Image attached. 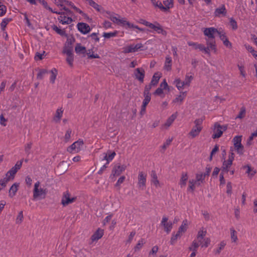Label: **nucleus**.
<instances>
[{"instance_id": "obj_26", "label": "nucleus", "mask_w": 257, "mask_h": 257, "mask_svg": "<svg viewBox=\"0 0 257 257\" xmlns=\"http://www.w3.org/2000/svg\"><path fill=\"white\" fill-rule=\"evenodd\" d=\"M220 39L223 42V44L228 48H230L232 46L231 43L228 41L225 34L223 32H220L219 33Z\"/></svg>"}, {"instance_id": "obj_7", "label": "nucleus", "mask_w": 257, "mask_h": 257, "mask_svg": "<svg viewBox=\"0 0 257 257\" xmlns=\"http://www.w3.org/2000/svg\"><path fill=\"white\" fill-rule=\"evenodd\" d=\"M242 136H236L232 139L233 146L235 151L239 155H242L244 152V147L241 144Z\"/></svg>"}, {"instance_id": "obj_51", "label": "nucleus", "mask_w": 257, "mask_h": 257, "mask_svg": "<svg viewBox=\"0 0 257 257\" xmlns=\"http://www.w3.org/2000/svg\"><path fill=\"white\" fill-rule=\"evenodd\" d=\"M199 246V243L197 242L195 240H194L192 242V246L189 247V249L190 250L197 251V249Z\"/></svg>"}, {"instance_id": "obj_58", "label": "nucleus", "mask_w": 257, "mask_h": 257, "mask_svg": "<svg viewBox=\"0 0 257 257\" xmlns=\"http://www.w3.org/2000/svg\"><path fill=\"white\" fill-rule=\"evenodd\" d=\"M7 119L5 118L3 114L0 115V124L2 126H6L7 124Z\"/></svg>"}, {"instance_id": "obj_29", "label": "nucleus", "mask_w": 257, "mask_h": 257, "mask_svg": "<svg viewBox=\"0 0 257 257\" xmlns=\"http://www.w3.org/2000/svg\"><path fill=\"white\" fill-rule=\"evenodd\" d=\"M136 78L141 82H143L145 76V71L143 69L138 68L135 71Z\"/></svg>"}, {"instance_id": "obj_54", "label": "nucleus", "mask_w": 257, "mask_h": 257, "mask_svg": "<svg viewBox=\"0 0 257 257\" xmlns=\"http://www.w3.org/2000/svg\"><path fill=\"white\" fill-rule=\"evenodd\" d=\"M226 245V243L224 241H222L219 244V247L218 248H217L216 249V250L215 251V253L216 254H219L221 251V250H222L224 246H225Z\"/></svg>"}, {"instance_id": "obj_35", "label": "nucleus", "mask_w": 257, "mask_h": 257, "mask_svg": "<svg viewBox=\"0 0 257 257\" xmlns=\"http://www.w3.org/2000/svg\"><path fill=\"white\" fill-rule=\"evenodd\" d=\"M75 52L78 54H84L86 53V48L80 44H77L75 48Z\"/></svg>"}, {"instance_id": "obj_25", "label": "nucleus", "mask_w": 257, "mask_h": 257, "mask_svg": "<svg viewBox=\"0 0 257 257\" xmlns=\"http://www.w3.org/2000/svg\"><path fill=\"white\" fill-rule=\"evenodd\" d=\"M103 234V229L99 228L91 236V239L92 241H97L102 237Z\"/></svg>"}, {"instance_id": "obj_12", "label": "nucleus", "mask_w": 257, "mask_h": 257, "mask_svg": "<svg viewBox=\"0 0 257 257\" xmlns=\"http://www.w3.org/2000/svg\"><path fill=\"white\" fill-rule=\"evenodd\" d=\"M76 200V197H70V194L67 191L63 193V196L61 200V203L64 206H66L69 204H71L75 201Z\"/></svg>"}, {"instance_id": "obj_4", "label": "nucleus", "mask_w": 257, "mask_h": 257, "mask_svg": "<svg viewBox=\"0 0 257 257\" xmlns=\"http://www.w3.org/2000/svg\"><path fill=\"white\" fill-rule=\"evenodd\" d=\"M203 120V119L202 118H200L196 119L194 121L195 125L193 127L189 134V135L192 138L196 137L200 133L202 129V123Z\"/></svg>"}, {"instance_id": "obj_42", "label": "nucleus", "mask_w": 257, "mask_h": 257, "mask_svg": "<svg viewBox=\"0 0 257 257\" xmlns=\"http://www.w3.org/2000/svg\"><path fill=\"white\" fill-rule=\"evenodd\" d=\"M172 66V59L170 57L167 56L166 58L164 67L167 70H170Z\"/></svg>"}, {"instance_id": "obj_44", "label": "nucleus", "mask_w": 257, "mask_h": 257, "mask_svg": "<svg viewBox=\"0 0 257 257\" xmlns=\"http://www.w3.org/2000/svg\"><path fill=\"white\" fill-rule=\"evenodd\" d=\"M13 178H12V179ZM11 179V178H4V179L0 180V191L6 186L7 183Z\"/></svg>"}, {"instance_id": "obj_27", "label": "nucleus", "mask_w": 257, "mask_h": 257, "mask_svg": "<svg viewBox=\"0 0 257 257\" xmlns=\"http://www.w3.org/2000/svg\"><path fill=\"white\" fill-rule=\"evenodd\" d=\"M66 0H53V3L60 9V10H64L66 13L69 12L68 10L65 7Z\"/></svg>"}, {"instance_id": "obj_41", "label": "nucleus", "mask_w": 257, "mask_h": 257, "mask_svg": "<svg viewBox=\"0 0 257 257\" xmlns=\"http://www.w3.org/2000/svg\"><path fill=\"white\" fill-rule=\"evenodd\" d=\"M163 4L165 8V11L173 8L174 4L173 0H164Z\"/></svg>"}, {"instance_id": "obj_59", "label": "nucleus", "mask_w": 257, "mask_h": 257, "mask_svg": "<svg viewBox=\"0 0 257 257\" xmlns=\"http://www.w3.org/2000/svg\"><path fill=\"white\" fill-rule=\"evenodd\" d=\"M10 20L9 19H4L1 22V26L3 30H4L8 24L10 22Z\"/></svg>"}, {"instance_id": "obj_18", "label": "nucleus", "mask_w": 257, "mask_h": 257, "mask_svg": "<svg viewBox=\"0 0 257 257\" xmlns=\"http://www.w3.org/2000/svg\"><path fill=\"white\" fill-rule=\"evenodd\" d=\"M221 31H219L217 29L213 27L205 28L203 30V33L204 35H205L206 36L208 37L209 38H214L215 35L216 34H218L219 35V33Z\"/></svg>"}, {"instance_id": "obj_2", "label": "nucleus", "mask_w": 257, "mask_h": 257, "mask_svg": "<svg viewBox=\"0 0 257 257\" xmlns=\"http://www.w3.org/2000/svg\"><path fill=\"white\" fill-rule=\"evenodd\" d=\"M84 148V141L81 139H79L74 142L67 149V151L71 154L78 153Z\"/></svg>"}, {"instance_id": "obj_43", "label": "nucleus", "mask_w": 257, "mask_h": 257, "mask_svg": "<svg viewBox=\"0 0 257 257\" xmlns=\"http://www.w3.org/2000/svg\"><path fill=\"white\" fill-rule=\"evenodd\" d=\"M256 137H257V129L251 134L250 136H249V137L248 138V139H247V140L246 141V145L247 146L251 145L252 144V141L253 139L254 138H256Z\"/></svg>"}, {"instance_id": "obj_56", "label": "nucleus", "mask_w": 257, "mask_h": 257, "mask_svg": "<svg viewBox=\"0 0 257 257\" xmlns=\"http://www.w3.org/2000/svg\"><path fill=\"white\" fill-rule=\"evenodd\" d=\"M230 25L233 30H236L237 28V25L236 22L233 19L230 18L229 21Z\"/></svg>"}, {"instance_id": "obj_23", "label": "nucleus", "mask_w": 257, "mask_h": 257, "mask_svg": "<svg viewBox=\"0 0 257 257\" xmlns=\"http://www.w3.org/2000/svg\"><path fill=\"white\" fill-rule=\"evenodd\" d=\"M227 14V11L224 5H222L215 10L214 15L217 17H224Z\"/></svg>"}, {"instance_id": "obj_63", "label": "nucleus", "mask_w": 257, "mask_h": 257, "mask_svg": "<svg viewBox=\"0 0 257 257\" xmlns=\"http://www.w3.org/2000/svg\"><path fill=\"white\" fill-rule=\"evenodd\" d=\"M136 234V231H132L128 236V238L127 239V240H126V243H130L133 239V237H134V236Z\"/></svg>"}, {"instance_id": "obj_30", "label": "nucleus", "mask_w": 257, "mask_h": 257, "mask_svg": "<svg viewBox=\"0 0 257 257\" xmlns=\"http://www.w3.org/2000/svg\"><path fill=\"white\" fill-rule=\"evenodd\" d=\"M186 96V92H181L180 94L176 96L172 102L174 103L181 104L185 99Z\"/></svg>"}, {"instance_id": "obj_15", "label": "nucleus", "mask_w": 257, "mask_h": 257, "mask_svg": "<svg viewBox=\"0 0 257 257\" xmlns=\"http://www.w3.org/2000/svg\"><path fill=\"white\" fill-rule=\"evenodd\" d=\"M196 179L195 180L192 179L189 180L188 191L191 190L193 192L196 186L200 185V183L204 181L205 178H196Z\"/></svg>"}, {"instance_id": "obj_17", "label": "nucleus", "mask_w": 257, "mask_h": 257, "mask_svg": "<svg viewBox=\"0 0 257 257\" xmlns=\"http://www.w3.org/2000/svg\"><path fill=\"white\" fill-rule=\"evenodd\" d=\"M26 1L32 5H36V3L38 1L40 4H41L45 9H46L47 10H48L52 13H55V14H59L60 13L58 11H56L55 10H53L51 7H50L49 6V5H48L47 3L45 0H26Z\"/></svg>"}, {"instance_id": "obj_32", "label": "nucleus", "mask_w": 257, "mask_h": 257, "mask_svg": "<svg viewBox=\"0 0 257 257\" xmlns=\"http://www.w3.org/2000/svg\"><path fill=\"white\" fill-rule=\"evenodd\" d=\"M243 169L248 176H254L256 174V170L249 166H246L243 167Z\"/></svg>"}, {"instance_id": "obj_50", "label": "nucleus", "mask_w": 257, "mask_h": 257, "mask_svg": "<svg viewBox=\"0 0 257 257\" xmlns=\"http://www.w3.org/2000/svg\"><path fill=\"white\" fill-rule=\"evenodd\" d=\"M219 147L217 145H216L214 148L212 149L210 155L209 157V161H211L212 160L213 156L218 151Z\"/></svg>"}, {"instance_id": "obj_45", "label": "nucleus", "mask_w": 257, "mask_h": 257, "mask_svg": "<svg viewBox=\"0 0 257 257\" xmlns=\"http://www.w3.org/2000/svg\"><path fill=\"white\" fill-rule=\"evenodd\" d=\"M173 140L172 138H168L163 143V145L161 146V148L163 150H166L171 144L172 141Z\"/></svg>"}, {"instance_id": "obj_48", "label": "nucleus", "mask_w": 257, "mask_h": 257, "mask_svg": "<svg viewBox=\"0 0 257 257\" xmlns=\"http://www.w3.org/2000/svg\"><path fill=\"white\" fill-rule=\"evenodd\" d=\"M6 12V7L0 1V17L3 16Z\"/></svg>"}, {"instance_id": "obj_1", "label": "nucleus", "mask_w": 257, "mask_h": 257, "mask_svg": "<svg viewBox=\"0 0 257 257\" xmlns=\"http://www.w3.org/2000/svg\"><path fill=\"white\" fill-rule=\"evenodd\" d=\"M192 79L193 76L190 74H187L185 76L184 81H182L180 78H177L175 79L174 84L175 85L179 90H183L185 88L190 86Z\"/></svg>"}, {"instance_id": "obj_57", "label": "nucleus", "mask_w": 257, "mask_h": 257, "mask_svg": "<svg viewBox=\"0 0 257 257\" xmlns=\"http://www.w3.org/2000/svg\"><path fill=\"white\" fill-rule=\"evenodd\" d=\"M152 85H153L151 84V83L150 84L146 86L145 90H144V95H151L150 91L152 88Z\"/></svg>"}, {"instance_id": "obj_39", "label": "nucleus", "mask_w": 257, "mask_h": 257, "mask_svg": "<svg viewBox=\"0 0 257 257\" xmlns=\"http://www.w3.org/2000/svg\"><path fill=\"white\" fill-rule=\"evenodd\" d=\"M161 77V74L160 73L157 72L155 73L151 82V84H152L153 86L156 85L159 82Z\"/></svg>"}, {"instance_id": "obj_60", "label": "nucleus", "mask_w": 257, "mask_h": 257, "mask_svg": "<svg viewBox=\"0 0 257 257\" xmlns=\"http://www.w3.org/2000/svg\"><path fill=\"white\" fill-rule=\"evenodd\" d=\"M245 114V109L244 108H242L238 115L236 116V118H242L244 117Z\"/></svg>"}, {"instance_id": "obj_36", "label": "nucleus", "mask_w": 257, "mask_h": 257, "mask_svg": "<svg viewBox=\"0 0 257 257\" xmlns=\"http://www.w3.org/2000/svg\"><path fill=\"white\" fill-rule=\"evenodd\" d=\"M36 195L35 194V190H33V197L34 199L37 198L38 197L44 198L46 195V192L43 189L40 188L38 189Z\"/></svg>"}, {"instance_id": "obj_55", "label": "nucleus", "mask_w": 257, "mask_h": 257, "mask_svg": "<svg viewBox=\"0 0 257 257\" xmlns=\"http://www.w3.org/2000/svg\"><path fill=\"white\" fill-rule=\"evenodd\" d=\"M146 182V178H140V180L139 181V185L140 188H142V189H144V188L145 186V184Z\"/></svg>"}, {"instance_id": "obj_62", "label": "nucleus", "mask_w": 257, "mask_h": 257, "mask_svg": "<svg viewBox=\"0 0 257 257\" xmlns=\"http://www.w3.org/2000/svg\"><path fill=\"white\" fill-rule=\"evenodd\" d=\"M226 193L227 194L231 195L232 193V185L231 183L230 182H228L227 183L226 185Z\"/></svg>"}, {"instance_id": "obj_46", "label": "nucleus", "mask_w": 257, "mask_h": 257, "mask_svg": "<svg viewBox=\"0 0 257 257\" xmlns=\"http://www.w3.org/2000/svg\"><path fill=\"white\" fill-rule=\"evenodd\" d=\"M206 231L199 230L197 234V239L199 242L201 241V240L204 238V237L206 235Z\"/></svg>"}, {"instance_id": "obj_20", "label": "nucleus", "mask_w": 257, "mask_h": 257, "mask_svg": "<svg viewBox=\"0 0 257 257\" xmlns=\"http://www.w3.org/2000/svg\"><path fill=\"white\" fill-rule=\"evenodd\" d=\"M23 161H20L16 163L15 166L12 167L7 173V177L14 176L17 172L21 168L22 165Z\"/></svg>"}, {"instance_id": "obj_49", "label": "nucleus", "mask_w": 257, "mask_h": 257, "mask_svg": "<svg viewBox=\"0 0 257 257\" xmlns=\"http://www.w3.org/2000/svg\"><path fill=\"white\" fill-rule=\"evenodd\" d=\"M230 234H231V238L233 242H236V241L237 240V237L236 235L235 234L236 232V231L233 228H230Z\"/></svg>"}, {"instance_id": "obj_38", "label": "nucleus", "mask_w": 257, "mask_h": 257, "mask_svg": "<svg viewBox=\"0 0 257 257\" xmlns=\"http://www.w3.org/2000/svg\"><path fill=\"white\" fill-rule=\"evenodd\" d=\"M72 135V131L70 128H68L66 130L64 136L63 138V141L65 143L68 142Z\"/></svg>"}, {"instance_id": "obj_52", "label": "nucleus", "mask_w": 257, "mask_h": 257, "mask_svg": "<svg viewBox=\"0 0 257 257\" xmlns=\"http://www.w3.org/2000/svg\"><path fill=\"white\" fill-rule=\"evenodd\" d=\"M238 68L240 72V75L243 77H245L246 76V72L244 69V67L242 65H238Z\"/></svg>"}, {"instance_id": "obj_9", "label": "nucleus", "mask_w": 257, "mask_h": 257, "mask_svg": "<svg viewBox=\"0 0 257 257\" xmlns=\"http://www.w3.org/2000/svg\"><path fill=\"white\" fill-rule=\"evenodd\" d=\"M147 27L152 29L154 32H156L158 34H162L163 36L167 35V32L164 30L161 25L157 22L154 23L149 22Z\"/></svg>"}, {"instance_id": "obj_6", "label": "nucleus", "mask_w": 257, "mask_h": 257, "mask_svg": "<svg viewBox=\"0 0 257 257\" xmlns=\"http://www.w3.org/2000/svg\"><path fill=\"white\" fill-rule=\"evenodd\" d=\"M86 2L92 7L95 11L102 15L104 17L107 18L110 13V11L104 10L103 7L93 0H85Z\"/></svg>"}, {"instance_id": "obj_10", "label": "nucleus", "mask_w": 257, "mask_h": 257, "mask_svg": "<svg viewBox=\"0 0 257 257\" xmlns=\"http://www.w3.org/2000/svg\"><path fill=\"white\" fill-rule=\"evenodd\" d=\"M143 45L142 43L137 44H131L123 48V52L124 53H133L142 49Z\"/></svg>"}, {"instance_id": "obj_37", "label": "nucleus", "mask_w": 257, "mask_h": 257, "mask_svg": "<svg viewBox=\"0 0 257 257\" xmlns=\"http://www.w3.org/2000/svg\"><path fill=\"white\" fill-rule=\"evenodd\" d=\"M118 33V32L115 30L110 32H104L102 36L105 39H109L110 38L116 37Z\"/></svg>"}, {"instance_id": "obj_16", "label": "nucleus", "mask_w": 257, "mask_h": 257, "mask_svg": "<svg viewBox=\"0 0 257 257\" xmlns=\"http://www.w3.org/2000/svg\"><path fill=\"white\" fill-rule=\"evenodd\" d=\"M168 218L164 216L161 222V225L164 227V230L169 233L173 227V223L171 221L168 222Z\"/></svg>"}, {"instance_id": "obj_31", "label": "nucleus", "mask_w": 257, "mask_h": 257, "mask_svg": "<svg viewBox=\"0 0 257 257\" xmlns=\"http://www.w3.org/2000/svg\"><path fill=\"white\" fill-rule=\"evenodd\" d=\"M50 81L52 84H54L58 75V70L55 68H52L50 71Z\"/></svg>"}, {"instance_id": "obj_53", "label": "nucleus", "mask_w": 257, "mask_h": 257, "mask_svg": "<svg viewBox=\"0 0 257 257\" xmlns=\"http://www.w3.org/2000/svg\"><path fill=\"white\" fill-rule=\"evenodd\" d=\"M144 99L143 100L142 105L147 106L151 100V95H144Z\"/></svg>"}, {"instance_id": "obj_8", "label": "nucleus", "mask_w": 257, "mask_h": 257, "mask_svg": "<svg viewBox=\"0 0 257 257\" xmlns=\"http://www.w3.org/2000/svg\"><path fill=\"white\" fill-rule=\"evenodd\" d=\"M226 129V125H221L218 123H215L214 126L212 138L213 139L220 138Z\"/></svg>"}, {"instance_id": "obj_64", "label": "nucleus", "mask_w": 257, "mask_h": 257, "mask_svg": "<svg viewBox=\"0 0 257 257\" xmlns=\"http://www.w3.org/2000/svg\"><path fill=\"white\" fill-rule=\"evenodd\" d=\"M23 218V211H21L19 213L18 215L17 216V221H16L17 223H20L22 222Z\"/></svg>"}, {"instance_id": "obj_34", "label": "nucleus", "mask_w": 257, "mask_h": 257, "mask_svg": "<svg viewBox=\"0 0 257 257\" xmlns=\"http://www.w3.org/2000/svg\"><path fill=\"white\" fill-rule=\"evenodd\" d=\"M19 185V183H14L10 188L9 190V196L11 197H13L16 195L18 189Z\"/></svg>"}, {"instance_id": "obj_61", "label": "nucleus", "mask_w": 257, "mask_h": 257, "mask_svg": "<svg viewBox=\"0 0 257 257\" xmlns=\"http://www.w3.org/2000/svg\"><path fill=\"white\" fill-rule=\"evenodd\" d=\"M103 27L105 29H108L112 27L111 23L107 21H105L102 24Z\"/></svg>"}, {"instance_id": "obj_47", "label": "nucleus", "mask_w": 257, "mask_h": 257, "mask_svg": "<svg viewBox=\"0 0 257 257\" xmlns=\"http://www.w3.org/2000/svg\"><path fill=\"white\" fill-rule=\"evenodd\" d=\"M144 243V239L143 238H142L141 240H140L138 243L134 247L135 251H137L138 250H139L142 248Z\"/></svg>"}, {"instance_id": "obj_40", "label": "nucleus", "mask_w": 257, "mask_h": 257, "mask_svg": "<svg viewBox=\"0 0 257 257\" xmlns=\"http://www.w3.org/2000/svg\"><path fill=\"white\" fill-rule=\"evenodd\" d=\"M52 29L55 31L57 34H59L62 36H66L67 35L64 29H61L56 25H53L52 26Z\"/></svg>"}, {"instance_id": "obj_13", "label": "nucleus", "mask_w": 257, "mask_h": 257, "mask_svg": "<svg viewBox=\"0 0 257 257\" xmlns=\"http://www.w3.org/2000/svg\"><path fill=\"white\" fill-rule=\"evenodd\" d=\"M126 168L124 164H116L114 165L112 171V174L114 176L121 175Z\"/></svg>"}, {"instance_id": "obj_22", "label": "nucleus", "mask_w": 257, "mask_h": 257, "mask_svg": "<svg viewBox=\"0 0 257 257\" xmlns=\"http://www.w3.org/2000/svg\"><path fill=\"white\" fill-rule=\"evenodd\" d=\"M78 31L83 34H86L91 31L90 26L84 23H79L77 25Z\"/></svg>"}, {"instance_id": "obj_28", "label": "nucleus", "mask_w": 257, "mask_h": 257, "mask_svg": "<svg viewBox=\"0 0 257 257\" xmlns=\"http://www.w3.org/2000/svg\"><path fill=\"white\" fill-rule=\"evenodd\" d=\"M64 109L62 107L58 108L56 111L55 114L54 116L53 120L56 122H58L60 121L63 114Z\"/></svg>"}, {"instance_id": "obj_3", "label": "nucleus", "mask_w": 257, "mask_h": 257, "mask_svg": "<svg viewBox=\"0 0 257 257\" xmlns=\"http://www.w3.org/2000/svg\"><path fill=\"white\" fill-rule=\"evenodd\" d=\"M107 18L109 19L114 24L123 27L125 26V22L127 21L126 18L121 17L111 12H110Z\"/></svg>"}, {"instance_id": "obj_5", "label": "nucleus", "mask_w": 257, "mask_h": 257, "mask_svg": "<svg viewBox=\"0 0 257 257\" xmlns=\"http://www.w3.org/2000/svg\"><path fill=\"white\" fill-rule=\"evenodd\" d=\"M170 89L165 79H164L160 84V87L158 88L154 92V94L158 95L161 98H164L166 92H170Z\"/></svg>"}, {"instance_id": "obj_33", "label": "nucleus", "mask_w": 257, "mask_h": 257, "mask_svg": "<svg viewBox=\"0 0 257 257\" xmlns=\"http://www.w3.org/2000/svg\"><path fill=\"white\" fill-rule=\"evenodd\" d=\"M187 220H183L181 225L179 227L178 230L176 233L177 236H181V233L185 232L187 229L186 226H187Z\"/></svg>"}, {"instance_id": "obj_11", "label": "nucleus", "mask_w": 257, "mask_h": 257, "mask_svg": "<svg viewBox=\"0 0 257 257\" xmlns=\"http://www.w3.org/2000/svg\"><path fill=\"white\" fill-rule=\"evenodd\" d=\"M115 155V153L111 151H108L106 153H103L102 155L101 160L105 161L106 163L102 168H105L106 167V165H108L113 159Z\"/></svg>"}, {"instance_id": "obj_24", "label": "nucleus", "mask_w": 257, "mask_h": 257, "mask_svg": "<svg viewBox=\"0 0 257 257\" xmlns=\"http://www.w3.org/2000/svg\"><path fill=\"white\" fill-rule=\"evenodd\" d=\"M234 158V153L232 152L230 153L228 156V159L226 160H224L223 163V169H227L228 168H230L232 164Z\"/></svg>"}, {"instance_id": "obj_19", "label": "nucleus", "mask_w": 257, "mask_h": 257, "mask_svg": "<svg viewBox=\"0 0 257 257\" xmlns=\"http://www.w3.org/2000/svg\"><path fill=\"white\" fill-rule=\"evenodd\" d=\"M178 116L177 112H175L172 114L170 117L168 118L166 121L164 122L163 124H162L161 126V128L162 130H167L168 129L173 123L174 121L177 118Z\"/></svg>"}, {"instance_id": "obj_21", "label": "nucleus", "mask_w": 257, "mask_h": 257, "mask_svg": "<svg viewBox=\"0 0 257 257\" xmlns=\"http://www.w3.org/2000/svg\"><path fill=\"white\" fill-rule=\"evenodd\" d=\"M211 52L214 53L217 52V48L214 41H207V47L205 49V53L209 54Z\"/></svg>"}, {"instance_id": "obj_14", "label": "nucleus", "mask_w": 257, "mask_h": 257, "mask_svg": "<svg viewBox=\"0 0 257 257\" xmlns=\"http://www.w3.org/2000/svg\"><path fill=\"white\" fill-rule=\"evenodd\" d=\"M60 13L58 14L60 16L58 18L59 22L62 25H68L72 22V19L71 17L66 16V14L62 12V11H58Z\"/></svg>"}]
</instances>
